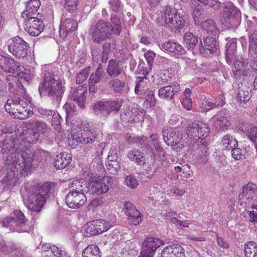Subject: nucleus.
I'll return each instance as SVG.
<instances>
[{"label":"nucleus","mask_w":257,"mask_h":257,"mask_svg":"<svg viewBox=\"0 0 257 257\" xmlns=\"http://www.w3.org/2000/svg\"><path fill=\"white\" fill-rule=\"evenodd\" d=\"M18 139L11 136L0 141V152L7 166L19 170L20 174L26 176L31 172L35 154L33 149L24 151Z\"/></svg>","instance_id":"obj_1"},{"label":"nucleus","mask_w":257,"mask_h":257,"mask_svg":"<svg viewBox=\"0 0 257 257\" xmlns=\"http://www.w3.org/2000/svg\"><path fill=\"white\" fill-rule=\"evenodd\" d=\"M20 82L14 81L8 83L9 89L13 92L14 87L18 85L19 90L10 98L8 99L5 105L6 110L15 117L20 119H25L33 114L31 110V99L26 89Z\"/></svg>","instance_id":"obj_2"},{"label":"nucleus","mask_w":257,"mask_h":257,"mask_svg":"<svg viewBox=\"0 0 257 257\" xmlns=\"http://www.w3.org/2000/svg\"><path fill=\"white\" fill-rule=\"evenodd\" d=\"M55 184L47 182L38 187H33L27 191V198L24 203L28 209L40 212L50 195L54 193Z\"/></svg>","instance_id":"obj_3"},{"label":"nucleus","mask_w":257,"mask_h":257,"mask_svg":"<svg viewBox=\"0 0 257 257\" xmlns=\"http://www.w3.org/2000/svg\"><path fill=\"white\" fill-rule=\"evenodd\" d=\"M40 95L48 96L56 105L60 103L65 91L62 81L56 79L52 71H45L39 86Z\"/></svg>","instance_id":"obj_4"},{"label":"nucleus","mask_w":257,"mask_h":257,"mask_svg":"<svg viewBox=\"0 0 257 257\" xmlns=\"http://www.w3.org/2000/svg\"><path fill=\"white\" fill-rule=\"evenodd\" d=\"M210 133L209 126L206 123L197 121L189 124L186 128L187 136L191 140L195 141L201 140L200 143L202 146L198 148L199 161L201 163L205 164L208 160V148L205 146L204 142H202L204 139L208 137Z\"/></svg>","instance_id":"obj_5"},{"label":"nucleus","mask_w":257,"mask_h":257,"mask_svg":"<svg viewBox=\"0 0 257 257\" xmlns=\"http://www.w3.org/2000/svg\"><path fill=\"white\" fill-rule=\"evenodd\" d=\"M110 21L113 25L102 20L97 22L92 33L93 41L101 43L107 39H111L112 35H119L121 30V22L115 15H111Z\"/></svg>","instance_id":"obj_6"},{"label":"nucleus","mask_w":257,"mask_h":257,"mask_svg":"<svg viewBox=\"0 0 257 257\" xmlns=\"http://www.w3.org/2000/svg\"><path fill=\"white\" fill-rule=\"evenodd\" d=\"M164 14L165 24L172 31H180L185 27L188 20L187 15L181 14L170 6L165 7Z\"/></svg>","instance_id":"obj_7"},{"label":"nucleus","mask_w":257,"mask_h":257,"mask_svg":"<svg viewBox=\"0 0 257 257\" xmlns=\"http://www.w3.org/2000/svg\"><path fill=\"white\" fill-rule=\"evenodd\" d=\"M241 13L232 3H224L221 13L220 20L222 24L227 29L236 28L240 24Z\"/></svg>","instance_id":"obj_8"},{"label":"nucleus","mask_w":257,"mask_h":257,"mask_svg":"<svg viewBox=\"0 0 257 257\" xmlns=\"http://www.w3.org/2000/svg\"><path fill=\"white\" fill-rule=\"evenodd\" d=\"M15 216L6 217L0 220V223L4 227L9 228L13 231L18 232H29L30 225L27 224V220L24 213L20 210L14 211Z\"/></svg>","instance_id":"obj_9"},{"label":"nucleus","mask_w":257,"mask_h":257,"mask_svg":"<svg viewBox=\"0 0 257 257\" xmlns=\"http://www.w3.org/2000/svg\"><path fill=\"white\" fill-rule=\"evenodd\" d=\"M73 126L71 136L68 138L69 143L71 145H77L78 143L87 145L94 144L95 146L98 143L96 139V134L91 130H85L82 124L77 128Z\"/></svg>","instance_id":"obj_10"},{"label":"nucleus","mask_w":257,"mask_h":257,"mask_svg":"<svg viewBox=\"0 0 257 257\" xmlns=\"http://www.w3.org/2000/svg\"><path fill=\"white\" fill-rule=\"evenodd\" d=\"M112 184L113 179L109 176H105L102 179L90 177L88 183L89 192L93 194H103L108 192Z\"/></svg>","instance_id":"obj_11"},{"label":"nucleus","mask_w":257,"mask_h":257,"mask_svg":"<svg viewBox=\"0 0 257 257\" xmlns=\"http://www.w3.org/2000/svg\"><path fill=\"white\" fill-rule=\"evenodd\" d=\"M122 106V101L118 100L100 101L94 103L93 110L95 114L107 115L111 112H117Z\"/></svg>","instance_id":"obj_12"},{"label":"nucleus","mask_w":257,"mask_h":257,"mask_svg":"<svg viewBox=\"0 0 257 257\" xmlns=\"http://www.w3.org/2000/svg\"><path fill=\"white\" fill-rule=\"evenodd\" d=\"M28 48L29 44L19 36L15 37L8 43L9 51L19 59L27 56Z\"/></svg>","instance_id":"obj_13"},{"label":"nucleus","mask_w":257,"mask_h":257,"mask_svg":"<svg viewBox=\"0 0 257 257\" xmlns=\"http://www.w3.org/2000/svg\"><path fill=\"white\" fill-rule=\"evenodd\" d=\"M24 20V28L32 36H38L44 30V23L38 17L28 18L27 20Z\"/></svg>","instance_id":"obj_14"},{"label":"nucleus","mask_w":257,"mask_h":257,"mask_svg":"<svg viewBox=\"0 0 257 257\" xmlns=\"http://www.w3.org/2000/svg\"><path fill=\"white\" fill-rule=\"evenodd\" d=\"M0 68L6 72L18 74L24 67L14 59L0 56Z\"/></svg>","instance_id":"obj_15"},{"label":"nucleus","mask_w":257,"mask_h":257,"mask_svg":"<svg viewBox=\"0 0 257 257\" xmlns=\"http://www.w3.org/2000/svg\"><path fill=\"white\" fill-rule=\"evenodd\" d=\"M87 198L84 193L69 192L65 197L67 205L71 208L77 209L84 205Z\"/></svg>","instance_id":"obj_16"},{"label":"nucleus","mask_w":257,"mask_h":257,"mask_svg":"<svg viewBox=\"0 0 257 257\" xmlns=\"http://www.w3.org/2000/svg\"><path fill=\"white\" fill-rule=\"evenodd\" d=\"M184 42L188 50L194 51L195 52H199L202 54L204 53V48L201 40H200L199 43L197 36H195L192 33L187 32L184 34Z\"/></svg>","instance_id":"obj_17"},{"label":"nucleus","mask_w":257,"mask_h":257,"mask_svg":"<svg viewBox=\"0 0 257 257\" xmlns=\"http://www.w3.org/2000/svg\"><path fill=\"white\" fill-rule=\"evenodd\" d=\"M160 244V239L153 237L147 238L143 242L141 254L145 256L153 257Z\"/></svg>","instance_id":"obj_18"},{"label":"nucleus","mask_w":257,"mask_h":257,"mask_svg":"<svg viewBox=\"0 0 257 257\" xmlns=\"http://www.w3.org/2000/svg\"><path fill=\"white\" fill-rule=\"evenodd\" d=\"M123 206L124 211L128 216L130 223L137 225L142 222V217L140 212L132 203L125 201Z\"/></svg>","instance_id":"obj_19"},{"label":"nucleus","mask_w":257,"mask_h":257,"mask_svg":"<svg viewBox=\"0 0 257 257\" xmlns=\"http://www.w3.org/2000/svg\"><path fill=\"white\" fill-rule=\"evenodd\" d=\"M180 91V86L177 83L164 86L158 90L159 97L163 99L171 100Z\"/></svg>","instance_id":"obj_20"},{"label":"nucleus","mask_w":257,"mask_h":257,"mask_svg":"<svg viewBox=\"0 0 257 257\" xmlns=\"http://www.w3.org/2000/svg\"><path fill=\"white\" fill-rule=\"evenodd\" d=\"M87 91L86 87L82 85L77 88L72 89L69 98L71 100L76 102L79 106L83 108L85 103V93Z\"/></svg>","instance_id":"obj_21"},{"label":"nucleus","mask_w":257,"mask_h":257,"mask_svg":"<svg viewBox=\"0 0 257 257\" xmlns=\"http://www.w3.org/2000/svg\"><path fill=\"white\" fill-rule=\"evenodd\" d=\"M251 89L246 82H239L236 88L237 100L240 103H246L251 97Z\"/></svg>","instance_id":"obj_22"},{"label":"nucleus","mask_w":257,"mask_h":257,"mask_svg":"<svg viewBox=\"0 0 257 257\" xmlns=\"http://www.w3.org/2000/svg\"><path fill=\"white\" fill-rule=\"evenodd\" d=\"M184 248L179 244H173L165 247L161 252V257H185Z\"/></svg>","instance_id":"obj_23"},{"label":"nucleus","mask_w":257,"mask_h":257,"mask_svg":"<svg viewBox=\"0 0 257 257\" xmlns=\"http://www.w3.org/2000/svg\"><path fill=\"white\" fill-rule=\"evenodd\" d=\"M41 6L39 0H30L26 5V9L22 13V17L24 20L28 18L35 17Z\"/></svg>","instance_id":"obj_24"},{"label":"nucleus","mask_w":257,"mask_h":257,"mask_svg":"<svg viewBox=\"0 0 257 257\" xmlns=\"http://www.w3.org/2000/svg\"><path fill=\"white\" fill-rule=\"evenodd\" d=\"M240 59L235 61L232 68L233 74L236 78L246 75L249 69L248 61L243 58Z\"/></svg>","instance_id":"obj_25"},{"label":"nucleus","mask_w":257,"mask_h":257,"mask_svg":"<svg viewBox=\"0 0 257 257\" xmlns=\"http://www.w3.org/2000/svg\"><path fill=\"white\" fill-rule=\"evenodd\" d=\"M162 47L166 51L175 55H182L185 53V50L183 47L175 41H166L163 44Z\"/></svg>","instance_id":"obj_26"},{"label":"nucleus","mask_w":257,"mask_h":257,"mask_svg":"<svg viewBox=\"0 0 257 257\" xmlns=\"http://www.w3.org/2000/svg\"><path fill=\"white\" fill-rule=\"evenodd\" d=\"M77 22L71 19H66L62 21L60 27V35L66 37L69 33L77 29Z\"/></svg>","instance_id":"obj_27"},{"label":"nucleus","mask_w":257,"mask_h":257,"mask_svg":"<svg viewBox=\"0 0 257 257\" xmlns=\"http://www.w3.org/2000/svg\"><path fill=\"white\" fill-rule=\"evenodd\" d=\"M249 32L248 55L257 60V31L250 27Z\"/></svg>","instance_id":"obj_28"},{"label":"nucleus","mask_w":257,"mask_h":257,"mask_svg":"<svg viewBox=\"0 0 257 257\" xmlns=\"http://www.w3.org/2000/svg\"><path fill=\"white\" fill-rule=\"evenodd\" d=\"M107 73L111 78H116L123 72V67L116 60L111 59L108 62Z\"/></svg>","instance_id":"obj_29"},{"label":"nucleus","mask_w":257,"mask_h":257,"mask_svg":"<svg viewBox=\"0 0 257 257\" xmlns=\"http://www.w3.org/2000/svg\"><path fill=\"white\" fill-rule=\"evenodd\" d=\"M69 192L84 193L89 192L88 185L82 180H76L71 182L69 186Z\"/></svg>","instance_id":"obj_30"},{"label":"nucleus","mask_w":257,"mask_h":257,"mask_svg":"<svg viewBox=\"0 0 257 257\" xmlns=\"http://www.w3.org/2000/svg\"><path fill=\"white\" fill-rule=\"evenodd\" d=\"M7 166V169L10 170V171H8L7 176L1 181L0 182L6 186L10 188L14 186L18 181V178L16 176V170L17 172H20V171L14 168H11V166Z\"/></svg>","instance_id":"obj_31"},{"label":"nucleus","mask_w":257,"mask_h":257,"mask_svg":"<svg viewBox=\"0 0 257 257\" xmlns=\"http://www.w3.org/2000/svg\"><path fill=\"white\" fill-rule=\"evenodd\" d=\"M237 43L235 40H231L226 45L225 60L229 64L234 60L236 53Z\"/></svg>","instance_id":"obj_32"},{"label":"nucleus","mask_w":257,"mask_h":257,"mask_svg":"<svg viewBox=\"0 0 257 257\" xmlns=\"http://www.w3.org/2000/svg\"><path fill=\"white\" fill-rule=\"evenodd\" d=\"M128 158L138 165L143 166L146 163V157L143 152L137 149L128 151Z\"/></svg>","instance_id":"obj_33"},{"label":"nucleus","mask_w":257,"mask_h":257,"mask_svg":"<svg viewBox=\"0 0 257 257\" xmlns=\"http://www.w3.org/2000/svg\"><path fill=\"white\" fill-rule=\"evenodd\" d=\"M108 85L109 87L116 94L120 95L125 92V82L118 78H112L108 82Z\"/></svg>","instance_id":"obj_34"},{"label":"nucleus","mask_w":257,"mask_h":257,"mask_svg":"<svg viewBox=\"0 0 257 257\" xmlns=\"http://www.w3.org/2000/svg\"><path fill=\"white\" fill-rule=\"evenodd\" d=\"M25 127L31 128L38 132V134H44L47 130L46 124L41 120L31 119L25 123Z\"/></svg>","instance_id":"obj_35"},{"label":"nucleus","mask_w":257,"mask_h":257,"mask_svg":"<svg viewBox=\"0 0 257 257\" xmlns=\"http://www.w3.org/2000/svg\"><path fill=\"white\" fill-rule=\"evenodd\" d=\"M137 110V107L131 108L124 106L120 114V117L122 121L124 123H127L133 121L136 116Z\"/></svg>","instance_id":"obj_36"},{"label":"nucleus","mask_w":257,"mask_h":257,"mask_svg":"<svg viewBox=\"0 0 257 257\" xmlns=\"http://www.w3.org/2000/svg\"><path fill=\"white\" fill-rule=\"evenodd\" d=\"M71 160V157L70 154L63 153L58 155L54 162V166L57 169H62L67 167Z\"/></svg>","instance_id":"obj_37"},{"label":"nucleus","mask_w":257,"mask_h":257,"mask_svg":"<svg viewBox=\"0 0 257 257\" xmlns=\"http://www.w3.org/2000/svg\"><path fill=\"white\" fill-rule=\"evenodd\" d=\"M103 75L93 72L91 73L88 79L89 90L91 93H95L97 91V84L102 79Z\"/></svg>","instance_id":"obj_38"},{"label":"nucleus","mask_w":257,"mask_h":257,"mask_svg":"<svg viewBox=\"0 0 257 257\" xmlns=\"http://www.w3.org/2000/svg\"><path fill=\"white\" fill-rule=\"evenodd\" d=\"M25 134L24 138H22V141L24 143H27L28 144H36L39 139V135L38 132L31 130V128H26Z\"/></svg>","instance_id":"obj_39"},{"label":"nucleus","mask_w":257,"mask_h":257,"mask_svg":"<svg viewBox=\"0 0 257 257\" xmlns=\"http://www.w3.org/2000/svg\"><path fill=\"white\" fill-rule=\"evenodd\" d=\"M82 257H101V252L98 246L91 244L85 247L82 252Z\"/></svg>","instance_id":"obj_40"},{"label":"nucleus","mask_w":257,"mask_h":257,"mask_svg":"<svg viewBox=\"0 0 257 257\" xmlns=\"http://www.w3.org/2000/svg\"><path fill=\"white\" fill-rule=\"evenodd\" d=\"M153 82L155 85L161 86L167 83L169 79L168 72L161 71L153 76Z\"/></svg>","instance_id":"obj_41"},{"label":"nucleus","mask_w":257,"mask_h":257,"mask_svg":"<svg viewBox=\"0 0 257 257\" xmlns=\"http://www.w3.org/2000/svg\"><path fill=\"white\" fill-rule=\"evenodd\" d=\"M256 188L257 186L255 184L252 183H248L243 187L242 194L240 193L238 197L252 198L254 196V191Z\"/></svg>","instance_id":"obj_42"},{"label":"nucleus","mask_w":257,"mask_h":257,"mask_svg":"<svg viewBox=\"0 0 257 257\" xmlns=\"http://www.w3.org/2000/svg\"><path fill=\"white\" fill-rule=\"evenodd\" d=\"M204 51L205 50L209 51L210 53H214L218 48L215 38L207 37L204 40Z\"/></svg>","instance_id":"obj_43"},{"label":"nucleus","mask_w":257,"mask_h":257,"mask_svg":"<svg viewBox=\"0 0 257 257\" xmlns=\"http://www.w3.org/2000/svg\"><path fill=\"white\" fill-rule=\"evenodd\" d=\"M245 257H257V244L253 241H248L244 245Z\"/></svg>","instance_id":"obj_44"},{"label":"nucleus","mask_w":257,"mask_h":257,"mask_svg":"<svg viewBox=\"0 0 257 257\" xmlns=\"http://www.w3.org/2000/svg\"><path fill=\"white\" fill-rule=\"evenodd\" d=\"M202 27L209 33L215 35L218 31L216 23L212 19H208L203 22Z\"/></svg>","instance_id":"obj_45"},{"label":"nucleus","mask_w":257,"mask_h":257,"mask_svg":"<svg viewBox=\"0 0 257 257\" xmlns=\"http://www.w3.org/2000/svg\"><path fill=\"white\" fill-rule=\"evenodd\" d=\"M223 147L227 150H230L233 147L238 146L237 141L231 136L227 135L222 139Z\"/></svg>","instance_id":"obj_46"},{"label":"nucleus","mask_w":257,"mask_h":257,"mask_svg":"<svg viewBox=\"0 0 257 257\" xmlns=\"http://www.w3.org/2000/svg\"><path fill=\"white\" fill-rule=\"evenodd\" d=\"M192 15L195 24L200 25L201 21L204 18L203 8L199 6H195L193 9Z\"/></svg>","instance_id":"obj_47"},{"label":"nucleus","mask_w":257,"mask_h":257,"mask_svg":"<svg viewBox=\"0 0 257 257\" xmlns=\"http://www.w3.org/2000/svg\"><path fill=\"white\" fill-rule=\"evenodd\" d=\"M229 122L224 116L217 117L214 123V126L218 131H223L229 125Z\"/></svg>","instance_id":"obj_48"},{"label":"nucleus","mask_w":257,"mask_h":257,"mask_svg":"<svg viewBox=\"0 0 257 257\" xmlns=\"http://www.w3.org/2000/svg\"><path fill=\"white\" fill-rule=\"evenodd\" d=\"M94 223H95V227H96L98 234L107 231L111 227L110 222L106 221L104 219L95 220Z\"/></svg>","instance_id":"obj_49"},{"label":"nucleus","mask_w":257,"mask_h":257,"mask_svg":"<svg viewBox=\"0 0 257 257\" xmlns=\"http://www.w3.org/2000/svg\"><path fill=\"white\" fill-rule=\"evenodd\" d=\"M133 140L134 143L137 144L143 149L148 150L150 148V145L149 144V141L146 137L144 136L142 137L135 136Z\"/></svg>","instance_id":"obj_50"},{"label":"nucleus","mask_w":257,"mask_h":257,"mask_svg":"<svg viewBox=\"0 0 257 257\" xmlns=\"http://www.w3.org/2000/svg\"><path fill=\"white\" fill-rule=\"evenodd\" d=\"M90 68L86 67L77 73L76 76V82L77 84H82L84 82L88 76Z\"/></svg>","instance_id":"obj_51"},{"label":"nucleus","mask_w":257,"mask_h":257,"mask_svg":"<svg viewBox=\"0 0 257 257\" xmlns=\"http://www.w3.org/2000/svg\"><path fill=\"white\" fill-rule=\"evenodd\" d=\"M64 7L68 12L73 13L76 11L79 0H64Z\"/></svg>","instance_id":"obj_52"},{"label":"nucleus","mask_w":257,"mask_h":257,"mask_svg":"<svg viewBox=\"0 0 257 257\" xmlns=\"http://www.w3.org/2000/svg\"><path fill=\"white\" fill-rule=\"evenodd\" d=\"M108 171L111 174H115L120 169V166L118 161L108 162L106 164Z\"/></svg>","instance_id":"obj_53"},{"label":"nucleus","mask_w":257,"mask_h":257,"mask_svg":"<svg viewBox=\"0 0 257 257\" xmlns=\"http://www.w3.org/2000/svg\"><path fill=\"white\" fill-rule=\"evenodd\" d=\"M225 102L223 100H221L218 102L216 101L215 102H213L210 101V100L207 99L205 104H203V108L205 110V111H208L211 109L215 107H222Z\"/></svg>","instance_id":"obj_54"},{"label":"nucleus","mask_w":257,"mask_h":257,"mask_svg":"<svg viewBox=\"0 0 257 257\" xmlns=\"http://www.w3.org/2000/svg\"><path fill=\"white\" fill-rule=\"evenodd\" d=\"M144 77H137L136 81V86L135 88V92L138 95H141L143 94L144 89Z\"/></svg>","instance_id":"obj_55"},{"label":"nucleus","mask_w":257,"mask_h":257,"mask_svg":"<svg viewBox=\"0 0 257 257\" xmlns=\"http://www.w3.org/2000/svg\"><path fill=\"white\" fill-rule=\"evenodd\" d=\"M144 97L146 101L149 103L151 106H153L156 104V100L153 91L149 89L146 90L144 92Z\"/></svg>","instance_id":"obj_56"},{"label":"nucleus","mask_w":257,"mask_h":257,"mask_svg":"<svg viewBox=\"0 0 257 257\" xmlns=\"http://www.w3.org/2000/svg\"><path fill=\"white\" fill-rule=\"evenodd\" d=\"M203 5L212 8L215 10H219L221 8V3L216 0H198Z\"/></svg>","instance_id":"obj_57"},{"label":"nucleus","mask_w":257,"mask_h":257,"mask_svg":"<svg viewBox=\"0 0 257 257\" xmlns=\"http://www.w3.org/2000/svg\"><path fill=\"white\" fill-rule=\"evenodd\" d=\"M163 138L164 141L168 145H174L177 144L178 142L174 138V134L173 132H163Z\"/></svg>","instance_id":"obj_58"},{"label":"nucleus","mask_w":257,"mask_h":257,"mask_svg":"<svg viewBox=\"0 0 257 257\" xmlns=\"http://www.w3.org/2000/svg\"><path fill=\"white\" fill-rule=\"evenodd\" d=\"M215 159L218 167L220 168L226 166L228 163L226 157L222 153H218L216 155Z\"/></svg>","instance_id":"obj_59"},{"label":"nucleus","mask_w":257,"mask_h":257,"mask_svg":"<svg viewBox=\"0 0 257 257\" xmlns=\"http://www.w3.org/2000/svg\"><path fill=\"white\" fill-rule=\"evenodd\" d=\"M95 223L94 220L87 223L85 225V230L87 233L90 235H96L98 234V232L95 227Z\"/></svg>","instance_id":"obj_60"},{"label":"nucleus","mask_w":257,"mask_h":257,"mask_svg":"<svg viewBox=\"0 0 257 257\" xmlns=\"http://www.w3.org/2000/svg\"><path fill=\"white\" fill-rule=\"evenodd\" d=\"M53 247H57L54 245H50L49 243H45L41 246L42 252H48L47 254L44 255V257H53L54 252L52 250Z\"/></svg>","instance_id":"obj_61"},{"label":"nucleus","mask_w":257,"mask_h":257,"mask_svg":"<svg viewBox=\"0 0 257 257\" xmlns=\"http://www.w3.org/2000/svg\"><path fill=\"white\" fill-rule=\"evenodd\" d=\"M26 130H24L22 127H15V132L16 136H17L16 139H18V144L20 145V146L22 147L23 146V141L22 138H24Z\"/></svg>","instance_id":"obj_62"},{"label":"nucleus","mask_w":257,"mask_h":257,"mask_svg":"<svg viewBox=\"0 0 257 257\" xmlns=\"http://www.w3.org/2000/svg\"><path fill=\"white\" fill-rule=\"evenodd\" d=\"M62 120L63 119L59 113H54L51 120L52 125L54 126L55 130H58L60 128V126Z\"/></svg>","instance_id":"obj_63"},{"label":"nucleus","mask_w":257,"mask_h":257,"mask_svg":"<svg viewBox=\"0 0 257 257\" xmlns=\"http://www.w3.org/2000/svg\"><path fill=\"white\" fill-rule=\"evenodd\" d=\"M126 185L132 189L136 188L139 185V182L137 179L133 176H127L125 179Z\"/></svg>","instance_id":"obj_64"}]
</instances>
